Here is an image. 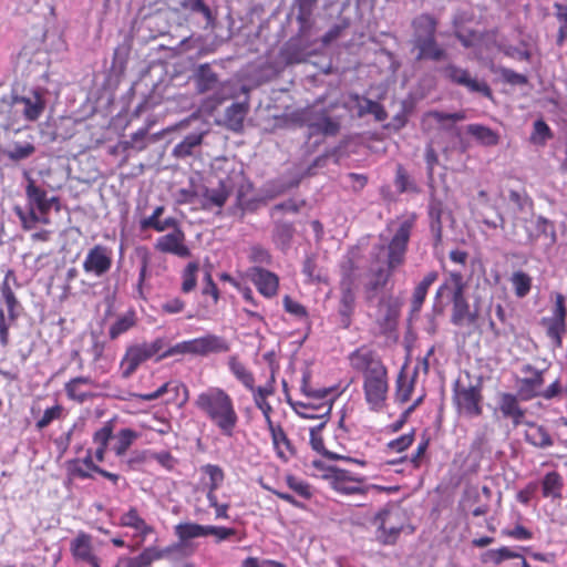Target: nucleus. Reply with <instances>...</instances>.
Listing matches in <instances>:
<instances>
[{
    "mask_svg": "<svg viewBox=\"0 0 567 567\" xmlns=\"http://www.w3.org/2000/svg\"><path fill=\"white\" fill-rule=\"evenodd\" d=\"M414 224L415 215H411L403 219L388 246L380 247L381 249H386V267H380L374 271L373 279L367 286L368 292L383 289L393 272L404 264Z\"/></svg>",
    "mask_w": 567,
    "mask_h": 567,
    "instance_id": "nucleus-3",
    "label": "nucleus"
},
{
    "mask_svg": "<svg viewBox=\"0 0 567 567\" xmlns=\"http://www.w3.org/2000/svg\"><path fill=\"white\" fill-rule=\"evenodd\" d=\"M512 284L515 290V295L518 298L527 296L532 288V278L526 272L518 270L512 276Z\"/></svg>",
    "mask_w": 567,
    "mask_h": 567,
    "instance_id": "nucleus-49",
    "label": "nucleus"
},
{
    "mask_svg": "<svg viewBox=\"0 0 567 567\" xmlns=\"http://www.w3.org/2000/svg\"><path fill=\"white\" fill-rule=\"evenodd\" d=\"M398 316L399 311L394 307L389 306L385 313L379 321L381 331L385 333L394 330L396 327Z\"/></svg>",
    "mask_w": 567,
    "mask_h": 567,
    "instance_id": "nucleus-64",
    "label": "nucleus"
},
{
    "mask_svg": "<svg viewBox=\"0 0 567 567\" xmlns=\"http://www.w3.org/2000/svg\"><path fill=\"white\" fill-rule=\"evenodd\" d=\"M154 551L157 561L162 559L178 561L190 556L194 553V548L188 543L178 540L163 548L154 546Z\"/></svg>",
    "mask_w": 567,
    "mask_h": 567,
    "instance_id": "nucleus-25",
    "label": "nucleus"
},
{
    "mask_svg": "<svg viewBox=\"0 0 567 567\" xmlns=\"http://www.w3.org/2000/svg\"><path fill=\"white\" fill-rule=\"evenodd\" d=\"M140 437V434L128 427L121 429L114 436L115 443L113 451L116 456H124L133 443Z\"/></svg>",
    "mask_w": 567,
    "mask_h": 567,
    "instance_id": "nucleus-41",
    "label": "nucleus"
},
{
    "mask_svg": "<svg viewBox=\"0 0 567 567\" xmlns=\"http://www.w3.org/2000/svg\"><path fill=\"white\" fill-rule=\"evenodd\" d=\"M113 265V251L105 245H94L85 255L82 267L85 274L94 277L105 276Z\"/></svg>",
    "mask_w": 567,
    "mask_h": 567,
    "instance_id": "nucleus-12",
    "label": "nucleus"
},
{
    "mask_svg": "<svg viewBox=\"0 0 567 567\" xmlns=\"http://www.w3.org/2000/svg\"><path fill=\"white\" fill-rule=\"evenodd\" d=\"M248 275L261 295L265 297L276 295L279 286V279L275 274L256 266L250 268Z\"/></svg>",
    "mask_w": 567,
    "mask_h": 567,
    "instance_id": "nucleus-21",
    "label": "nucleus"
},
{
    "mask_svg": "<svg viewBox=\"0 0 567 567\" xmlns=\"http://www.w3.org/2000/svg\"><path fill=\"white\" fill-rule=\"evenodd\" d=\"M197 355L205 357L210 353H225L230 350L229 342L221 336L207 333L196 338Z\"/></svg>",
    "mask_w": 567,
    "mask_h": 567,
    "instance_id": "nucleus-22",
    "label": "nucleus"
},
{
    "mask_svg": "<svg viewBox=\"0 0 567 567\" xmlns=\"http://www.w3.org/2000/svg\"><path fill=\"white\" fill-rule=\"evenodd\" d=\"M176 354H192L197 355V347H196V338L190 340H185L178 342L172 347H169L166 351H164L158 359H164L168 357H173Z\"/></svg>",
    "mask_w": 567,
    "mask_h": 567,
    "instance_id": "nucleus-48",
    "label": "nucleus"
},
{
    "mask_svg": "<svg viewBox=\"0 0 567 567\" xmlns=\"http://www.w3.org/2000/svg\"><path fill=\"white\" fill-rule=\"evenodd\" d=\"M163 346V340L156 339L151 343L144 342L128 347L120 363L122 378H130L143 362L156 355Z\"/></svg>",
    "mask_w": 567,
    "mask_h": 567,
    "instance_id": "nucleus-10",
    "label": "nucleus"
},
{
    "mask_svg": "<svg viewBox=\"0 0 567 567\" xmlns=\"http://www.w3.org/2000/svg\"><path fill=\"white\" fill-rule=\"evenodd\" d=\"M113 437V424L106 422L101 429L96 430L93 434V443L96 447L107 449L110 440Z\"/></svg>",
    "mask_w": 567,
    "mask_h": 567,
    "instance_id": "nucleus-60",
    "label": "nucleus"
},
{
    "mask_svg": "<svg viewBox=\"0 0 567 567\" xmlns=\"http://www.w3.org/2000/svg\"><path fill=\"white\" fill-rule=\"evenodd\" d=\"M426 117L433 118L437 123L442 124V130L451 132L455 137H461V128L455 125L456 122L464 121L466 114L464 111L454 113H446L437 110L429 111L425 114Z\"/></svg>",
    "mask_w": 567,
    "mask_h": 567,
    "instance_id": "nucleus-24",
    "label": "nucleus"
},
{
    "mask_svg": "<svg viewBox=\"0 0 567 567\" xmlns=\"http://www.w3.org/2000/svg\"><path fill=\"white\" fill-rule=\"evenodd\" d=\"M363 389L367 402L374 409L380 408L388 392L386 370L381 363L367 369Z\"/></svg>",
    "mask_w": 567,
    "mask_h": 567,
    "instance_id": "nucleus-11",
    "label": "nucleus"
},
{
    "mask_svg": "<svg viewBox=\"0 0 567 567\" xmlns=\"http://www.w3.org/2000/svg\"><path fill=\"white\" fill-rule=\"evenodd\" d=\"M331 487L344 495H364L367 488L361 486L360 483H347L343 481H329Z\"/></svg>",
    "mask_w": 567,
    "mask_h": 567,
    "instance_id": "nucleus-59",
    "label": "nucleus"
},
{
    "mask_svg": "<svg viewBox=\"0 0 567 567\" xmlns=\"http://www.w3.org/2000/svg\"><path fill=\"white\" fill-rule=\"evenodd\" d=\"M199 271V264L192 261L186 265L182 271V285L181 291L183 293H189L195 290L197 286V274Z\"/></svg>",
    "mask_w": 567,
    "mask_h": 567,
    "instance_id": "nucleus-43",
    "label": "nucleus"
},
{
    "mask_svg": "<svg viewBox=\"0 0 567 567\" xmlns=\"http://www.w3.org/2000/svg\"><path fill=\"white\" fill-rule=\"evenodd\" d=\"M414 436H415V429H412V431L410 433L403 434V435L399 436L398 439L390 441L388 443V447L394 452H399V453L403 452L412 445V443L414 441Z\"/></svg>",
    "mask_w": 567,
    "mask_h": 567,
    "instance_id": "nucleus-63",
    "label": "nucleus"
},
{
    "mask_svg": "<svg viewBox=\"0 0 567 567\" xmlns=\"http://www.w3.org/2000/svg\"><path fill=\"white\" fill-rule=\"evenodd\" d=\"M35 152V147L31 143L14 144V146L6 151V155L11 161L18 162L30 157Z\"/></svg>",
    "mask_w": 567,
    "mask_h": 567,
    "instance_id": "nucleus-56",
    "label": "nucleus"
},
{
    "mask_svg": "<svg viewBox=\"0 0 567 567\" xmlns=\"http://www.w3.org/2000/svg\"><path fill=\"white\" fill-rule=\"evenodd\" d=\"M437 27L439 20L430 13H421L412 20L409 45L414 62L440 63L449 60L447 49L437 41Z\"/></svg>",
    "mask_w": 567,
    "mask_h": 567,
    "instance_id": "nucleus-1",
    "label": "nucleus"
},
{
    "mask_svg": "<svg viewBox=\"0 0 567 567\" xmlns=\"http://www.w3.org/2000/svg\"><path fill=\"white\" fill-rule=\"evenodd\" d=\"M270 377L264 385L257 386V390L252 392L254 401L256 405L262 411V414L266 419L268 429L271 433L272 444L279 457H284V451L280 445L284 443V430L280 424H275L270 417V413L272 411L270 404L267 402V396L274 393V370L271 364H269Z\"/></svg>",
    "mask_w": 567,
    "mask_h": 567,
    "instance_id": "nucleus-8",
    "label": "nucleus"
},
{
    "mask_svg": "<svg viewBox=\"0 0 567 567\" xmlns=\"http://www.w3.org/2000/svg\"><path fill=\"white\" fill-rule=\"evenodd\" d=\"M525 440L527 443L539 449H546L554 444L548 430L543 425L529 423V430L526 431Z\"/></svg>",
    "mask_w": 567,
    "mask_h": 567,
    "instance_id": "nucleus-35",
    "label": "nucleus"
},
{
    "mask_svg": "<svg viewBox=\"0 0 567 567\" xmlns=\"http://www.w3.org/2000/svg\"><path fill=\"white\" fill-rule=\"evenodd\" d=\"M174 534L178 540L187 543L189 539L206 537V525L197 523H179L174 527Z\"/></svg>",
    "mask_w": 567,
    "mask_h": 567,
    "instance_id": "nucleus-40",
    "label": "nucleus"
},
{
    "mask_svg": "<svg viewBox=\"0 0 567 567\" xmlns=\"http://www.w3.org/2000/svg\"><path fill=\"white\" fill-rule=\"evenodd\" d=\"M137 323L135 311L131 310L120 316L109 328V337L116 340L120 336L126 333Z\"/></svg>",
    "mask_w": 567,
    "mask_h": 567,
    "instance_id": "nucleus-37",
    "label": "nucleus"
},
{
    "mask_svg": "<svg viewBox=\"0 0 567 567\" xmlns=\"http://www.w3.org/2000/svg\"><path fill=\"white\" fill-rule=\"evenodd\" d=\"M355 295L353 290L341 289V299L339 306V313L342 317V322L346 327L350 323V317L354 310Z\"/></svg>",
    "mask_w": 567,
    "mask_h": 567,
    "instance_id": "nucleus-45",
    "label": "nucleus"
},
{
    "mask_svg": "<svg viewBox=\"0 0 567 567\" xmlns=\"http://www.w3.org/2000/svg\"><path fill=\"white\" fill-rule=\"evenodd\" d=\"M324 425H326V422H322V423L318 424L317 426L310 429V443L315 451H317L318 453L322 454L323 456H326L327 458H330V460H346L349 462L358 463L360 465L365 464L364 461H360V460H355V458H351V457H342L333 452L326 450L324 445H323V439L320 435V432L324 427Z\"/></svg>",
    "mask_w": 567,
    "mask_h": 567,
    "instance_id": "nucleus-32",
    "label": "nucleus"
},
{
    "mask_svg": "<svg viewBox=\"0 0 567 567\" xmlns=\"http://www.w3.org/2000/svg\"><path fill=\"white\" fill-rule=\"evenodd\" d=\"M390 512L384 509L375 515V523L379 522L377 529V540L383 545H394L402 532V526H386Z\"/></svg>",
    "mask_w": 567,
    "mask_h": 567,
    "instance_id": "nucleus-23",
    "label": "nucleus"
},
{
    "mask_svg": "<svg viewBox=\"0 0 567 567\" xmlns=\"http://www.w3.org/2000/svg\"><path fill=\"white\" fill-rule=\"evenodd\" d=\"M70 550L75 560L84 561L91 567H101L99 558L93 553L91 535L80 532L70 544Z\"/></svg>",
    "mask_w": 567,
    "mask_h": 567,
    "instance_id": "nucleus-19",
    "label": "nucleus"
},
{
    "mask_svg": "<svg viewBox=\"0 0 567 567\" xmlns=\"http://www.w3.org/2000/svg\"><path fill=\"white\" fill-rule=\"evenodd\" d=\"M543 322L547 324V336L554 341L556 347H561L563 334L566 331L565 321L544 318Z\"/></svg>",
    "mask_w": 567,
    "mask_h": 567,
    "instance_id": "nucleus-54",
    "label": "nucleus"
},
{
    "mask_svg": "<svg viewBox=\"0 0 567 567\" xmlns=\"http://www.w3.org/2000/svg\"><path fill=\"white\" fill-rule=\"evenodd\" d=\"M498 409L505 419H511L515 426L522 423L525 411L519 406L517 398L512 393H501Z\"/></svg>",
    "mask_w": 567,
    "mask_h": 567,
    "instance_id": "nucleus-26",
    "label": "nucleus"
},
{
    "mask_svg": "<svg viewBox=\"0 0 567 567\" xmlns=\"http://www.w3.org/2000/svg\"><path fill=\"white\" fill-rule=\"evenodd\" d=\"M194 405L223 435L233 436L238 414L229 393L219 386H209L196 396Z\"/></svg>",
    "mask_w": 567,
    "mask_h": 567,
    "instance_id": "nucleus-2",
    "label": "nucleus"
},
{
    "mask_svg": "<svg viewBox=\"0 0 567 567\" xmlns=\"http://www.w3.org/2000/svg\"><path fill=\"white\" fill-rule=\"evenodd\" d=\"M249 110L250 105L248 101L234 102L225 109L223 120L218 121L217 124L223 125L234 133H243Z\"/></svg>",
    "mask_w": 567,
    "mask_h": 567,
    "instance_id": "nucleus-18",
    "label": "nucleus"
},
{
    "mask_svg": "<svg viewBox=\"0 0 567 567\" xmlns=\"http://www.w3.org/2000/svg\"><path fill=\"white\" fill-rule=\"evenodd\" d=\"M203 143V134L202 133H194L189 134L184 137V140L178 143L175 148L174 153L177 156L186 157L193 154V150L197 146H199Z\"/></svg>",
    "mask_w": 567,
    "mask_h": 567,
    "instance_id": "nucleus-46",
    "label": "nucleus"
},
{
    "mask_svg": "<svg viewBox=\"0 0 567 567\" xmlns=\"http://www.w3.org/2000/svg\"><path fill=\"white\" fill-rule=\"evenodd\" d=\"M453 401L457 413L466 417H477L482 415V383L462 385L456 381L453 390Z\"/></svg>",
    "mask_w": 567,
    "mask_h": 567,
    "instance_id": "nucleus-9",
    "label": "nucleus"
},
{
    "mask_svg": "<svg viewBox=\"0 0 567 567\" xmlns=\"http://www.w3.org/2000/svg\"><path fill=\"white\" fill-rule=\"evenodd\" d=\"M66 474L70 480H87L92 478L91 470L86 468L83 464L78 462L75 458L69 460L65 463Z\"/></svg>",
    "mask_w": 567,
    "mask_h": 567,
    "instance_id": "nucleus-55",
    "label": "nucleus"
},
{
    "mask_svg": "<svg viewBox=\"0 0 567 567\" xmlns=\"http://www.w3.org/2000/svg\"><path fill=\"white\" fill-rule=\"evenodd\" d=\"M192 80L197 94L212 92L200 101L199 111L207 115H213L215 111L224 104L228 96L224 92L225 83L220 81L219 75L209 63L199 64L193 72Z\"/></svg>",
    "mask_w": 567,
    "mask_h": 567,
    "instance_id": "nucleus-5",
    "label": "nucleus"
},
{
    "mask_svg": "<svg viewBox=\"0 0 567 567\" xmlns=\"http://www.w3.org/2000/svg\"><path fill=\"white\" fill-rule=\"evenodd\" d=\"M94 384V380L90 377H75L64 384V391L69 400L83 404L95 396V394L87 389V386H93Z\"/></svg>",
    "mask_w": 567,
    "mask_h": 567,
    "instance_id": "nucleus-20",
    "label": "nucleus"
},
{
    "mask_svg": "<svg viewBox=\"0 0 567 567\" xmlns=\"http://www.w3.org/2000/svg\"><path fill=\"white\" fill-rule=\"evenodd\" d=\"M302 392L315 401H322L319 404V409H324L322 415H329L332 409V403L340 395V391L337 386H323V388H312L310 384V373L305 371L302 374V383H301Z\"/></svg>",
    "mask_w": 567,
    "mask_h": 567,
    "instance_id": "nucleus-15",
    "label": "nucleus"
},
{
    "mask_svg": "<svg viewBox=\"0 0 567 567\" xmlns=\"http://www.w3.org/2000/svg\"><path fill=\"white\" fill-rule=\"evenodd\" d=\"M414 389V379L408 380L403 371L400 372L396 380V400L404 403L410 400Z\"/></svg>",
    "mask_w": 567,
    "mask_h": 567,
    "instance_id": "nucleus-53",
    "label": "nucleus"
},
{
    "mask_svg": "<svg viewBox=\"0 0 567 567\" xmlns=\"http://www.w3.org/2000/svg\"><path fill=\"white\" fill-rule=\"evenodd\" d=\"M354 270H355L354 262L350 259L344 265H342L340 289H347V288H349L350 290L354 289L355 281H357Z\"/></svg>",
    "mask_w": 567,
    "mask_h": 567,
    "instance_id": "nucleus-57",
    "label": "nucleus"
},
{
    "mask_svg": "<svg viewBox=\"0 0 567 567\" xmlns=\"http://www.w3.org/2000/svg\"><path fill=\"white\" fill-rule=\"evenodd\" d=\"M22 121L35 122L45 110V99L39 89L30 90L25 95L11 94Z\"/></svg>",
    "mask_w": 567,
    "mask_h": 567,
    "instance_id": "nucleus-13",
    "label": "nucleus"
},
{
    "mask_svg": "<svg viewBox=\"0 0 567 567\" xmlns=\"http://www.w3.org/2000/svg\"><path fill=\"white\" fill-rule=\"evenodd\" d=\"M157 561L154 546L145 547L136 556H122L116 563V567H152Z\"/></svg>",
    "mask_w": 567,
    "mask_h": 567,
    "instance_id": "nucleus-30",
    "label": "nucleus"
},
{
    "mask_svg": "<svg viewBox=\"0 0 567 567\" xmlns=\"http://www.w3.org/2000/svg\"><path fill=\"white\" fill-rule=\"evenodd\" d=\"M554 134L544 120H536L534 122V131L530 136L532 143L536 145H545L548 140H551Z\"/></svg>",
    "mask_w": 567,
    "mask_h": 567,
    "instance_id": "nucleus-50",
    "label": "nucleus"
},
{
    "mask_svg": "<svg viewBox=\"0 0 567 567\" xmlns=\"http://www.w3.org/2000/svg\"><path fill=\"white\" fill-rule=\"evenodd\" d=\"M297 2V21L299 23V32L307 34L313 24V10L318 0H296Z\"/></svg>",
    "mask_w": 567,
    "mask_h": 567,
    "instance_id": "nucleus-33",
    "label": "nucleus"
},
{
    "mask_svg": "<svg viewBox=\"0 0 567 567\" xmlns=\"http://www.w3.org/2000/svg\"><path fill=\"white\" fill-rule=\"evenodd\" d=\"M202 197V208L204 210H210L215 207L221 209L229 197V192L221 182L218 188H205Z\"/></svg>",
    "mask_w": 567,
    "mask_h": 567,
    "instance_id": "nucleus-31",
    "label": "nucleus"
},
{
    "mask_svg": "<svg viewBox=\"0 0 567 567\" xmlns=\"http://www.w3.org/2000/svg\"><path fill=\"white\" fill-rule=\"evenodd\" d=\"M228 369L234 377L251 393L257 390L255 378L247 367L238 360V355H230L227 361Z\"/></svg>",
    "mask_w": 567,
    "mask_h": 567,
    "instance_id": "nucleus-29",
    "label": "nucleus"
},
{
    "mask_svg": "<svg viewBox=\"0 0 567 567\" xmlns=\"http://www.w3.org/2000/svg\"><path fill=\"white\" fill-rule=\"evenodd\" d=\"M355 100L359 101L358 103V116L363 117L367 114H372L374 116V120L378 122H383L388 118V112L385 111L384 106L380 104L379 102L372 101L367 97L360 99L358 95L355 96Z\"/></svg>",
    "mask_w": 567,
    "mask_h": 567,
    "instance_id": "nucleus-38",
    "label": "nucleus"
},
{
    "mask_svg": "<svg viewBox=\"0 0 567 567\" xmlns=\"http://www.w3.org/2000/svg\"><path fill=\"white\" fill-rule=\"evenodd\" d=\"M523 558L517 551L509 549L508 547H501L498 549H489L482 555V560L485 564L499 565L506 559Z\"/></svg>",
    "mask_w": 567,
    "mask_h": 567,
    "instance_id": "nucleus-44",
    "label": "nucleus"
},
{
    "mask_svg": "<svg viewBox=\"0 0 567 567\" xmlns=\"http://www.w3.org/2000/svg\"><path fill=\"white\" fill-rule=\"evenodd\" d=\"M200 471L209 477L208 488L218 489L220 487L225 480V473L219 465L206 464L200 467Z\"/></svg>",
    "mask_w": 567,
    "mask_h": 567,
    "instance_id": "nucleus-52",
    "label": "nucleus"
},
{
    "mask_svg": "<svg viewBox=\"0 0 567 567\" xmlns=\"http://www.w3.org/2000/svg\"><path fill=\"white\" fill-rule=\"evenodd\" d=\"M308 126L312 134L320 133L324 136H336L340 131V123L324 113L309 122Z\"/></svg>",
    "mask_w": 567,
    "mask_h": 567,
    "instance_id": "nucleus-34",
    "label": "nucleus"
},
{
    "mask_svg": "<svg viewBox=\"0 0 567 567\" xmlns=\"http://www.w3.org/2000/svg\"><path fill=\"white\" fill-rule=\"evenodd\" d=\"M447 293L452 302L451 322L454 326L474 324L478 319L477 309L471 310L468 300L465 297V282L461 272H451L450 281L441 285L436 291V298Z\"/></svg>",
    "mask_w": 567,
    "mask_h": 567,
    "instance_id": "nucleus-6",
    "label": "nucleus"
},
{
    "mask_svg": "<svg viewBox=\"0 0 567 567\" xmlns=\"http://www.w3.org/2000/svg\"><path fill=\"white\" fill-rule=\"evenodd\" d=\"M25 197L28 212H24L20 206L14 207V213L19 217L24 230L34 228L38 223L50 224L49 213L52 206L55 205V209H60L59 197H48L47 190L38 186L30 176H28L25 186Z\"/></svg>",
    "mask_w": 567,
    "mask_h": 567,
    "instance_id": "nucleus-4",
    "label": "nucleus"
},
{
    "mask_svg": "<svg viewBox=\"0 0 567 567\" xmlns=\"http://www.w3.org/2000/svg\"><path fill=\"white\" fill-rule=\"evenodd\" d=\"M286 312L291 315L305 329H309V316L306 307L286 296Z\"/></svg>",
    "mask_w": 567,
    "mask_h": 567,
    "instance_id": "nucleus-47",
    "label": "nucleus"
},
{
    "mask_svg": "<svg viewBox=\"0 0 567 567\" xmlns=\"http://www.w3.org/2000/svg\"><path fill=\"white\" fill-rule=\"evenodd\" d=\"M302 274L310 280V281H324L326 278L321 274V270L317 268L316 259L313 256H308L302 265Z\"/></svg>",
    "mask_w": 567,
    "mask_h": 567,
    "instance_id": "nucleus-62",
    "label": "nucleus"
},
{
    "mask_svg": "<svg viewBox=\"0 0 567 567\" xmlns=\"http://www.w3.org/2000/svg\"><path fill=\"white\" fill-rule=\"evenodd\" d=\"M468 134H471L480 144L484 146H495L499 142L498 134L492 128L482 124H470L466 127Z\"/></svg>",
    "mask_w": 567,
    "mask_h": 567,
    "instance_id": "nucleus-39",
    "label": "nucleus"
},
{
    "mask_svg": "<svg viewBox=\"0 0 567 567\" xmlns=\"http://www.w3.org/2000/svg\"><path fill=\"white\" fill-rule=\"evenodd\" d=\"M118 525L135 530L134 538L136 539L137 547L142 546L146 538L155 532L154 527L141 516L135 506H131L126 512L121 514Z\"/></svg>",
    "mask_w": 567,
    "mask_h": 567,
    "instance_id": "nucleus-16",
    "label": "nucleus"
},
{
    "mask_svg": "<svg viewBox=\"0 0 567 567\" xmlns=\"http://www.w3.org/2000/svg\"><path fill=\"white\" fill-rule=\"evenodd\" d=\"M526 370L533 372V375L519 381V393L525 399H530L538 395L537 390L543 385L544 379L542 372L533 369L530 365H527Z\"/></svg>",
    "mask_w": 567,
    "mask_h": 567,
    "instance_id": "nucleus-36",
    "label": "nucleus"
},
{
    "mask_svg": "<svg viewBox=\"0 0 567 567\" xmlns=\"http://www.w3.org/2000/svg\"><path fill=\"white\" fill-rule=\"evenodd\" d=\"M437 278L439 272L432 270L427 272L424 278L416 285L411 299V315H417L421 311L429 288L437 280Z\"/></svg>",
    "mask_w": 567,
    "mask_h": 567,
    "instance_id": "nucleus-27",
    "label": "nucleus"
},
{
    "mask_svg": "<svg viewBox=\"0 0 567 567\" xmlns=\"http://www.w3.org/2000/svg\"><path fill=\"white\" fill-rule=\"evenodd\" d=\"M497 72L499 73L502 80L511 85H526L528 83V78L524 74H520L512 69L501 66Z\"/></svg>",
    "mask_w": 567,
    "mask_h": 567,
    "instance_id": "nucleus-61",
    "label": "nucleus"
},
{
    "mask_svg": "<svg viewBox=\"0 0 567 567\" xmlns=\"http://www.w3.org/2000/svg\"><path fill=\"white\" fill-rule=\"evenodd\" d=\"M63 412L64 408L59 403L45 409L42 416L35 422V427L39 431L48 427L53 421L62 419Z\"/></svg>",
    "mask_w": 567,
    "mask_h": 567,
    "instance_id": "nucleus-51",
    "label": "nucleus"
},
{
    "mask_svg": "<svg viewBox=\"0 0 567 567\" xmlns=\"http://www.w3.org/2000/svg\"><path fill=\"white\" fill-rule=\"evenodd\" d=\"M0 115L2 116V126L6 130L20 131V123L22 122L19 110L13 102L12 95L0 99Z\"/></svg>",
    "mask_w": 567,
    "mask_h": 567,
    "instance_id": "nucleus-28",
    "label": "nucleus"
},
{
    "mask_svg": "<svg viewBox=\"0 0 567 567\" xmlns=\"http://www.w3.org/2000/svg\"><path fill=\"white\" fill-rule=\"evenodd\" d=\"M328 481H343L347 483H362V477L354 476L350 471L339 468V467H329L327 474L324 475Z\"/></svg>",
    "mask_w": 567,
    "mask_h": 567,
    "instance_id": "nucleus-58",
    "label": "nucleus"
},
{
    "mask_svg": "<svg viewBox=\"0 0 567 567\" xmlns=\"http://www.w3.org/2000/svg\"><path fill=\"white\" fill-rule=\"evenodd\" d=\"M564 483L561 475L551 471L545 474L542 482V489L544 497L560 498Z\"/></svg>",
    "mask_w": 567,
    "mask_h": 567,
    "instance_id": "nucleus-42",
    "label": "nucleus"
},
{
    "mask_svg": "<svg viewBox=\"0 0 567 567\" xmlns=\"http://www.w3.org/2000/svg\"><path fill=\"white\" fill-rule=\"evenodd\" d=\"M441 74L453 85L464 87L471 94H480L493 100V91L485 80L473 76L468 69L454 63H447L440 70Z\"/></svg>",
    "mask_w": 567,
    "mask_h": 567,
    "instance_id": "nucleus-7",
    "label": "nucleus"
},
{
    "mask_svg": "<svg viewBox=\"0 0 567 567\" xmlns=\"http://www.w3.org/2000/svg\"><path fill=\"white\" fill-rule=\"evenodd\" d=\"M286 485L291 491V494L286 493V502L298 508L307 509V502L313 496V487L308 482L292 475L286 476Z\"/></svg>",
    "mask_w": 567,
    "mask_h": 567,
    "instance_id": "nucleus-17",
    "label": "nucleus"
},
{
    "mask_svg": "<svg viewBox=\"0 0 567 567\" xmlns=\"http://www.w3.org/2000/svg\"><path fill=\"white\" fill-rule=\"evenodd\" d=\"M154 248L162 254H169L179 258L190 256V249L186 245V235L183 229H176V231L159 236L154 244Z\"/></svg>",
    "mask_w": 567,
    "mask_h": 567,
    "instance_id": "nucleus-14",
    "label": "nucleus"
}]
</instances>
